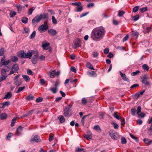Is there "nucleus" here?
Returning <instances> with one entry per match:
<instances>
[{
    "label": "nucleus",
    "instance_id": "obj_44",
    "mask_svg": "<svg viewBox=\"0 0 152 152\" xmlns=\"http://www.w3.org/2000/svg\"><path fill=\"white\" fill-rule=\"evenodd\" d=\"M35 8L34 7H32L30 8L28 11V14L29 15H31L32 14V12Z\"/></svg>",
    "mask_w": 152,
    "mask_h": 152
},
{
    "label": "nucleus",
    "instance_id": "obj_54",
    "mask_svg": "<svg viewBox=\"0 0 152 152\" xmlns=\"http://www.w3.org/2000/svg\"><path fill=\"white\" fill-rule=\"evenodd\" d=\"M84 149L83 148H80L79 147H77L75 148V152H79L80 151H82L84 150Z\"/></svg>",
    "mask_w": 152,
    "mask_h": 152
},
{
    "label": "nucleus",
    "instance_id": "obj_25",
    "mask_svg": "<svg viewBox=\"0 0 152 152\" xmlns=\"http://www.w3.org/2000/svg\"><path fill=\"white\" fill-rule=\"evenodd\" d=\"M86 66L87 67L89 68V69L94 70V69L93 68V66L92 65V64L89 62H88L86 64Z\"/></svg>",
    "mask_w": 152,
    "mask_h": 152
},
{
    "label": "nucleus",
    "instance_id": "obj_9",
    "mask_svg": "<svg viewBox=\"0 0 152 152\" xmlns=\"http://www.w3.org/2000/svg\"><path fill=\"white\" fill-rule=\"evenodd\" d=\"M40 141V140L39 136L37 135H33L30 139V142H38Z\"/></svg>",
    "mask_w": 152,
    "mask_h": 152
},
{
    "label": "nucleus",
    "instance_id": "obj_36",
    "mask_svg": "<svg viewBox=\"0 0 152 152\" xmlns=\"http://www.w3.org/2000/svg\"><path fill=\"white\" fill-rule=\"evenodd\" d=\"M52 22L53 24H56L57 23V20L56 19L55 17L54 16H52Z\"/></svg>",
    "mask_w": 152,
    "mask_h": 152
},
{
    "label": "nucleus",
    "instance_id": "obj_60",
    "mask_svg": "<svg viewBox=\"0 0 152 152\" xmlns=\"http://www.w3.org/2000/svg\"><path fill=\"white\" fill-rule=\"evenodd\" d=\"M140 10L142 12H146L147 10V9L146 7L141 8L140 9Z\"/></svg>",
    "mask_w": 152,
    "mask_h": 152
},
{
    "label": "nucleus",
    "instance_id": "obj_24",
    "mask_svg": "<svg viewBox=\"0 0 152 152\" xmlns=\"http://www.w3.org/2000/svg\"><path fill=\"white\" fill-rule=\"evenodd\" d=\"M22 76L26 82H28L30 81V78L28 75H23Z\"/></svg>",
    "mask_w": 152,
    "mask_h": 152
},
{
    "label": "nucleus",
    "instance_id": "obj_34",
    "mask_svg": "<svg viewBox=\"0 0 152 152\" xmlns=\"http://www.w3.org/2000/svg\"><path fill=\"white\" fill-rule=\"evenodd\" d=\"M80 41H78L77 43H75V47L74 48L75 49L78 47H80Z\"/></svg>",
    "mask_w": 152,
    "mask_h": 152
},
{
    "label": "nucleus",
    "instance_id": "obj_14",
    "mask_svg": "<svg viewBox=\"0 0 152 152\" xmlns=\"http://www.w3.org/2000/svg\"><path fill=\"white\" fill-rule=\"evenodd\" d=\"M48 32L50 35L53 36H54L56 35L57 33V31L56 30L53 29L49 30L48 31Z\"/></svg>",
    "mask_w": 152,
    "mask_h": 152
},
{
    "label": "nucleus",
    "instance_id": "obj_28",
    "mask_svg": "<svg viewBox=\"0 0 152 152\" xmlns=\"http://www.w3.org/2000/svg\"><path fill=\"white\" fill-rule=\"evenodd\" d=\"M142 66L143 69L144 70H146L147 71H149V68L148 66L146 64H144L142 65Z\"/></svg>",
    "mask_w": 152,
    "mask_h": 152
},
{
    "label": "nucleus",
    "instance_id": "obj_32",
    "mask_svg": "<svg viewBox=\"0 0 152 152\" xmlns=\"http://www.w3.org/2000/svg\"><path fill=\"white\" fill-rule=\"evenodd\" d=\"M76 11L77 12H81L83 10V7L82 6H77L76 7Z\"/></svg>",
    "mask_w": 152,
    "mask_h": 152
},
{
    "label": "nucleus",
    "instance_id": "obj_56",
    "mask_svg": "<svg viewBox=\"0 0 152 152\" xmlns=\"http://www.w3.org/2000/svg\"><path fill=\"white\" fill-rule=\"evenodd\" d=\"M94 129L96 130H101V129L98 125L94 126Z\"/></svg>",
    "mask_w": 152,
    "mask_h": 152
},
{
    "label": "nucleus",
    "instance_id": "obj_31",
    "mask_svg": "<svg viewBox=\"0 0 152 152\" xmlns=\"http://www.w3.org/2000/svg\"><path fill=\"white\" fill-rule=\"evenodd\" d=\"M91 133L90 134H86L84 136V137L87 140H91Z\"/></svg>",
    "mask_w": 152,
    "mask_h": 152
},
{
    "label": "nucleus",
    "instance_id": "obj_7",
    "mask_svg": "<svg viewBox=\"0 0 152 152\" xmlns=\"http://www.w3.org/2000/svg\"><path fill=\"white\" fill-rule=\"evenodd\" d=\"M48 29V26L47 25H44L43 24L39 26L38 28V29L40 32L41 33L42 32H45L46 30Z\"/></svg>",
    "mask_w": 152,
    "mask_h": 152
},
{
    "label": "nucleus",
    "instance_id": "obj_13",
    "mask_svg": "<svg viewBox=\"0 0 152 152\" xmlns=\"http://www.w3.org/2000/svg\"><path fill=\"white\" fill-rule=\"evenodd\" d=\"M14 84L17 86L21 85L22 83V81L21 79H14Z\"/></svg>",
    "mask_w": 152,
    "mask_h": 152
},
{
    "label": "nucleus",
    "instance_id": "obj_19",
    "mask_svg": "<svg viewBox=\"0 0 152 152\" xmlns=\"http://www.w3.org/2000/svg\"><path fill=\"white\" fill-rule=\"evenodd\" d=\"M143 141L147 145H149L151 144L152 142V140H151L147 138L144 139Z\"/></svg>",
    "mask_w": 152,
    "mask_h": 152
},
{
    "label": "nucleus",
    "instance_id": "obj_1",
    "mask_svg": "<svg viewBox=\"0 0 152 152\" xmlns=\"http://www.w3.org/2000/svg\"><path fill=\"white\" fill-rule=\"evenodd\" d=\"M105 29L103 27H99L94 28L92 31L91 37L94 40H100L105 34Z\"/></svg>",
    "mask_w": 152,
    "mask_h": 152
},
{
    "label": "nucleus",
    "instance_id": "obj_8",
    "mask_svg": "<svg viewBox=\"0 0 152 152\" xmlns=\"http://www.w3.org/2000/svg\"><path fill=\"white\" fill-rule=\"evenodd\" d=\"M42 19V14L37 15L32 19V23H38Z\"/></svg>",
    "mask_w": 152,
    "mask_h": 152
},
{
    "label": "nucleus",
    "instance_id": "obj_15",
    "mask_svg": "<svg viewBox=\"0 0 152 152\" xmlns=\"http://www.w3.org/2000/svg\"><path fill=\"white\" fill-rule=\"evenodd\" d=\"M22 131V128L21 126H20L16 130L15 135L17 136L20 135L21 134Z\"/></svg>",
    "mask_w": 152,
    "mask_h": 152
},
{
    "label": "nucleus",
    "instance_id": "obj_62",
    "mask_svg": "<svg viewBox=\"0 0 152 152\" xmlns=\"http://www.w3.org/2000/svg\"><path fill=\"white\" fill-rule=\"evenodd\" d=\"M139 33L138 32L136 31L132 34V36L133 37H135L136 38H137L138 35Z\"/></svg>",
    "mask_w": 152,
    "mask_h": 152
},
{
    "label": "nucleus",
    "instance_id": "obj_11",
    "mask_svg": "<svg viewBox=\"0 0 152 152\" xmlns=\"http://www.w3.org/2000/svg\"><path fill=\"white\" fill-rule=\"evenodd\" d=\"M58 83L56 82L55 84L54 87H53L49 89V90L51 91L52 92L53 94L56 93L58 90Z\"/></svg>",
    "mask_w": 152,
    "mask_h": 152
},
{
    "label": "nucleus",
    "instance_id": "obj_63",
    "mask_svg": "<svg viewBox=\"0 0 152 152\" xmlns=\"http://www.w3.org/2000/svg\"><path fill=\"white\" fill-rule=\"evenodd\" d=\"M139 16L138 15H137L136 16H134L133 18V20L134 21L137 20L139 18Z\"/></svg>",
    "mask_w": 152,
    "mask_h": 152
},
{
    "label": "nucleus",
    "instance_id": "obj_4",
    "mask_svg": "<svg viewBox=\"0 0 152 152\" xmlns=\"http://www.w3.org/2000/svg\"><path fill=\"white\" fill-rule=\"evenodd\" d=\"M19 69V66L17 64H15L11 68L10 67V70H11L9 73L8 74V75H11L14 73L18 72V71Z\"/></svg>",
    "mask_w": 152,
    "mask_h": 152
},
{
    "label": "nucleus",
    "instance_id": "obj_35",
    "mask_svg": "<svg viewBox=\"0 0 152 152\" xmlns=\"http://www.w3.org/2000/svg\"><path fill=\"white\" fill-rule=\"evenodd\" d=\"M96 74V73L94 71H90L88 72L87 74L91 76H93Z\"/></svg>",
    "mask_w": 152,
    "mask_h": 152
},
{
    "label": "nucleus",
    "instance_id": "obj_30",
    "mask_svg": "<svg viewBox=\"0 0 152 152\" xmlns=\"http://www.w3.org/2000/svg\"><path fill=\"white\" fill-rule=\"evenodd\" d=\"M56 75V72L55 70H54L50 72V77L51 78H53L55 77V76Z\"/></svg>",
    "mask_w": 152,
    "mask_h": 152
},
{
    "label": "nucleus",
    "instance_id": "obj_45",
    "mask_svg": "<svg viewBox=\"0 0 152 152\" xmlns=\"http://www.w3.org/2000/svg\"><path fill=\"white\" fill-rule=\"evenodd\" d=\"M42 18L44 19H47L48 18V15L47 13H45L43 15L42 14Z\"/></svg>",
    "mask_w": 152,
    "mask_h": 152
},
{
    "label": "nucleus",
    "instance_id": "obj_64",
    "mask_svg": "<svg viewBox=\"0 0 152 152\" xmlns=\"http://www.w3.org/2000/svg\"><path fill=\"white\" fill-rule=\"evenodd\" d=\"M27 74L29 75H32L33 74V72L30 69H28L27 70Z\"/></svg>",
    "mask_w": 152,
    "mask_h": 152
},
{
    "label": "nucleus",
    "instance_id": "obj_49",
    "mask_svg": "<svg viewBox=\"0 0 152 152\" xmlns=\"http://www.w3.org/2000/svg\"><path fill=\"white\" fill-rule=\"evenodd\" d=\"M120 119H121V125L122 126H124V125L125 124V119L124 118H121Z\"/></svg>",
    "mask_w": 152,
    "mask_h": 152
},
{
    "label": "nucleus",
    "instance_id": "obj_48",
    "mask_svg": "<svg viewBox=\"0 0 152 152\" xmlns=\"http://www.w3.org/2000/svg\"><path fill=\"white\" fill-rule=\"evenodd\" d=\"M92 55L94 57L96 58L98 56L99 53L97 51H94Z\"/></svg>",
    "mask_w": 152,
    "mask_h": 152
},
{
    "label": "nucleus",
    "instance_id": "obj_59",
    "mask_svg": "<svg viewBox=\"0 0 152 152\" xmlns=\"http://www.w3.org/2000/svg\"><path fill=\"white\" fill-rule=\"evenodd\" d=\"M125 13V12L123 11H119L118 13V16L121 17Z\"/></svg>",
    "mask_w": 152,
    "mask_h": 152
},
{
    "label": "nucleus",
    "instance_id": "obj_22",
    "mask_svg": "<svg viewBox=\"0 0 152 152\" xmlns=\"http://www.w3.org/2000/svg\"><path fill=\"white\" fill-rule=\"evenodd\" d=\"M10 102L9 101L5 102H4L1 103V104L2 105L1 107H0V108H4L5 106H8L10 104Z\"/></svg>",
    "mask_w": 152,
    "mask_h": 152
},
{
    "label": "nucleus",
    "instance_id": "obj_51",
    "mask_svg": "<svg viewBox=\"0 0 152 152\" xmlns=\"http://www.w3.org/2000/svg\"><path fill=\"white\" fill-rule=\"evenodd\" d=\"M4 53V50L3 48L0 49V56H3Z\"/></svg>",
    "mask_w": 152,
    "mask_h": 152
},
{
    "label": "nucleus",
    "instance_id": "obj_5",
    "mask_svg": "<svg viewBox=\"0 0 152 152\" xmlns=\"http://www.w3.org/2000/svg\"><path fill=\"white\" fill-rule=\"evenodd\" d=\"M71 107V105H69L66 107L64 110V115L65 116L68 117L69 116V113L71 111L70 109Z\"/></svg>",
    "mask_w": 152,
    "mask_h": 152
},
{
    "label": "nucleus",
    "instance_id": "obj_41",
    "mask_svg": "<svg viewBox=\"0 0 152 152\" xmlns=\"http://www.w3.org/2000/svg\"><path fill=\"white\" fill-rule=\"evenodd\" d=\"M111 124L113 125V127L115 129H117L118 128V125L115 123L112 122Z\"/></svg>",
    "mask_w": 152,
    "mask_h": 152
},
{
    "label": "nucleus",
    "instance_id": "obj_27",
    "mask_svg": "<svg viewBox=\"0 0 152 152\" xmlns=\"http://www.w3.org/2000/svg\"><path fill=\"white\" fill-rule=\"evenodd\" d=\"M11 61L14 62L16 63L18 60V58L17 57L15 56H12L11 57Z\"/></svg>",
    "mask_w": 152,
    "mask_h": 152
},
{
    "label": "nucleus",
    "instance_id": "obj_16",
    "mask_svg": "<svg viewBox=\"0 0 152 152\" xmlns=\"http://www.w3.org/2000/svg\"><path fill=\"white\" fill-rule=\"evenodd\" d=\"M119 72L121 77L123 80L127 82H129L130 81V80L127 77L125 74L122 73L121 71Z\"/></svg>",
    "mask_w": 152,
    "mask_h": 152
},
{
    "label": "nucleus",
    "instance_id": "obj_37",
    "mask_svg": "<svg viewBox=\"0 0 152 152\" xmlns=\"http://www.w3.org/2000/svg\"><path fill=\"white\" fill-rule=\"evenodd\" d=\"M17 119V118L16 117H14L12 119L11 123V127H13L14 125L15 124V121Z\"/></svg>",
    "mask_w": 152,
    "mask_h": 152
},
{
    "label": "nucleus",
    "instance_id": "obj_57",
    "mask_svg": "<svg viewBox=\"0 0 152 152\" xmlns=\"http://www.w3.org/2000/svg\"><path fill=\"white\" fill-rule=\"evenodd\" d=\"M12 134L11 133H9L7 135L6 137V140H8L12 136Z\"/></svg>",
    "mask_w": 152,
    "mask_h": 152
},
{
    "label": "nucleus",
    "instance_id": "obj_42",
    "mask_svg": "<svg viewBox=\"0 0 152 152\" xmlns=\"http://www.w3.org/2000/svg\"><path fill=\"white\" fill-rule=\"evenodd\" d=\"M28 21V19L26 17H23L22 18L21 21L23 23H26Z\"/></svg>",
    "mask_w": 152,
    "mask_h": 152
},
{
    "label": "nucleus",
    "instance_id": "obj_58",
    "mask_svg": "<svg viewBox=\"0 0 152 152\" xmlns=\"http://www.w3.org/2000/svg\"><path fill=\"white\" fill-rule=\"evenodd\" d=\"M81 3L80 2H75L72 3V4L77 6H79L81 4Z\"/></svg>",
    "mask_w": 152,
    "mask_h": 152
},
{
    "label": "nucleus",
    "instance_id": "obj_23",
    "mask_svg": "<svg viewBox=\"0 0 152 152\" xmlns=\"http://www.w3.org/2000/svg\"><path fill=\"white\" fill-rule=\"evenodd\" d=\"M58 119L61 123H63L65 122V119L63 115H60L58 118Z\"/></svg>",
    "mask_w": 152,
    "mask_h": 152
},
{
    "label": "nucleus",
    "instance_id": "obj_10",
    "mask_svg": "<svg viewBox=\"0 0 152 152\" xmlns=\"http://www.w3.org/2000/svg\"><path fill=\"white\" fill-rule=\"evenodd\" d=\"M38 56V53H37L33 56L31 60V61L33 64H35L38 62L39 59Z\"/></svg>",
    "mask_w": 152,
    "mask_h": 152
},
{
    "label": "nucleus",
    "instance_id": "obj_43",
    "mask_svg": "<svg viewBox=\"0 0 152 152\" xmlns=\"http://www.w3.org/2000/svg\"><path fill=\"white\" fill-rule=\"evenodd\" d=\"M25 88V87L23 86V87H19L18 88V90L16 91L17 93H18L19 92L22 91Z\"/></svg>",
    "mask_w": 152,
    "mask_h": 152
},
{
    "label": "nucleus",
    "instance_id": "obj_52",
    "mask_svg": "<svg viewBox=\"0 0 152 152\" xmlns=\"http://www.w3.org/2000/svg\"><path fill=\"white\" fill-rule=\"evenodd\" d=\"M136 112V110L135 109L132 108L131 109V113L133 115H135Z\"/></svg>",
    "mask_w": 152,
    "mask_h": 152
},
{
    "label": "nucleus",
    "instance_id": "obj_53",
    "mask_svg": "<svg viewBox=\"0 0 152 152\" xmlns=\"http://www.w3.org/2000/svg\"><path fill=\"white\" fill-rule=\"evenodd\" d=\"M140 73V71H137L135 72H133L131 74V75L132 76H134L136 75H137V74Z\"/></svg>",
    "mask_w": 152,
    "mask_h": 152
},
{
    "label": "nucleus",
    "instance_id": "obj_39",
    "mask_svg": "<svg viewBox=\"0 0 152 152\" xmlns=\"http://www.w3.org/2000/svg\"><path fill=\"white\" fill-rule=\"evenodd\" d=\"M18 13H20L22 9V7L20 5H18L16 6Z\"/></svg>",
    "mask_w": 152,
    "mask_h": 152
},
{
    "label": "nucleus",
    "instance_id": "obj_6",
    "mask_svg": "<svg viewBox=\"0 0 152 152\" xmlns=\"http://www.w3.org/2000/svg\"><path fill=\"white\" fill-rule=\"evenodd\" d=\"M11 61L10 60H8L6 61L5 57L3 56L1 60V65L6 66L8 65L11 62Z\"/></svg>",
    "mask_w": 152,
    "mask_h": 152
},
{
    "label": "nucleus",
    "instance_id": "obj_20",
    "mask_svg": "<svg viewBox=\"0 0 152 152\" xmlns=\"http://www.w3.org/2000/svg\"><path fill=\"white\" fill-rule=\"evenodd\" d=\"M113 116L118 120L121 118V117L120 116L119 113L116 112H114Z\"/></svg>",
    "mask_w": 152,
    "mask_h": 152
},
{
    "label": "nucleus",
    "instance_id": "obj_61",
    "mask_svg": "<svg viewBox=\"0 0 152 152\" xmlns=\"http://www.w3.org/2000/svg\"><path fill=\"white\" fill-rule=\"evenodd\" d=\"M145 92V90H143L142 91L138 93L137 95V98L139 97L140 95H142Z\"/></svg>",
    "mask_w": 152,
    "mask_h": 152
},
{
    "label": "nucleus",
    "instance_id": "obj_46",
    "mask_svg": "<svg viewBox=\"0 0 152 152\" xmlns=\"http://www.w3.org/2000/svg\"><path fill=\"white\" fill-rule=\"evenodd\" d=\"M81 101L82 104L84 105L86 104L87 103V99L85 98H82Z\"/></svg>",
    "mask_w": 152,
    "mask_h": 152
},
{
    "label": "nucleus",
    "instance_id": "obj_18",
    "mask_svg": "<svg viewBox=\"0 0 152 152\" xmlns=\"http://www.w3.org/2000/svg\"><path fill=\"white\" fill-rule=\"evenodd\" d=\"M49 45L50 43H47L45 44H42V47L44 50H46L49 49Z\"/></svg>",
    "mask_w": 152,
    "mask_h": 152
},
{
    "label": "nucleus",
    "instance_id": "obj_40",
    "mask_svg": "<svg viewBox=\"0 0 152 152\" xmlns=\"http://www.w3.org/2000/svg\"><path fill=\"white\" fill-rule=\"evenodd\" d=\"M36 33V32L35 31H33L32 33L31 34V35L30 36L29 38L31 39L34 38L35 36Z\"/></svg>",
    "mask_w": 152,
    "mask_h": 152
},
{
    "label": "nucleus",
    "instance_id": "obj_12",
    "mask_svg": "<svg viewBox=\"0 0 152 152\" xmlns=\"http://www.w3.org/2000/svg\"><path fill=\"white\" fill-rule=\"evenodd\" d=\"M110 136L113 139L117 140L119 137V135L117 132H114L113 133H110Z\"/></svg>",
    "mask_w": 152,
    "mask_h": 152
},
{
    "label": "nucleus",
    "instance_id": "obj_55",
    "mask_svg": "<svg viewBox=\"0 0 152 152\" xmlns=\"http://www.w3.org/2000/svg\"><path fill=\"white\" fill-rule=\"evenodd\" d=\"M139 8V6H136L134 7L133 9V11L134 13L136 12L137 11Z\"/></svg>",
    "mask_w": 152,
    "mask_h": 152
},
{
    "label": "nucleus",
    "instance_id": "obj_38",
    "mask_svg": "<svg viewBox=\"0 0 152 152\" xmlns=\"http://www.w3.org/2000/svg\"><path fill=\"white\" fill-rule=\"evenodd\" d=\"M126 140L124 137H122L121 138V142L122 144H125L126 143Z\"/></svg>",
    "mask_w": 152,
    "mask_h": 152
},
{
    "label": "nucleus",
    "instance_id": "obj_26",
    "mask_svg": "<svg viewBox=\"0 0 152 152\" xmlns=\"http://www.w3.org/2000/svg\"><path fill=\"white\" fill-rule=\"evenodd\" d=\"M7 116V115L5 113H3L0 115V119H5Z\"/></svg>",
    "mask_w": 152,
    "mask_h": 152
},
{
    "label": "nucleus",
    "instance_id": "obj_17",
    "mask_svg": "<svg viewBox=\"0 0 152 152\" xmlns=\"http://www.w3.org/2000/svg\"><path fill=\"white\" fill-rule=\"evenodd\" d=\"M142 83L143 84L147 85H150V84L149 82L147 81V77L146 76H145L143 77L142 78Z\"/></svg>",
    "mask_w": 152,
    "mask_h": 152
},
{
    "label": "nucleus",
    "instance_id": "obj_50",
    "mask_svg": "<svg viewBox=\"0 0 152 152\" xmlns=\"http://www.w3.org/2000/svg\"><path fill=\"white\" fill-rule=\"evenodd\" d=\"M90 115V114H89L88 115H84V116L82 118V119L81 120V122L82 123V124H83V125H84V122H85V118L86 117H87V116H88L89 115Z\"/></svg>",
    "mask_w": 152,
    "mask_h": 152
},
{
    "label": "nucleus",
    "instance_id": "obj_3",
    "mask_svg": "<svg viewBox=\"0 0 152 152\" xmlns=\"http://www.w3.org/2000/svg\"><path fill=\"white\" fill-rule=\"evenodd\" d=\"M17 55L18 56L22 58H30L32 55V53L31 52H28L26 53L24 50H22L19 52L18 53Z\"/></svg>",
    "mask_w": 152,
    "mask_h": 152
},
{
    "label": "nucleus",
    "instance_id": "obj_2",
    "mask_svg": "<svg viewBox=\"0 0 152 152\" xmlns=\"http://www.w3.org/2000/svg\"><path fill=\"white\" fill-rule=\"evenodd\" d=\"M10 69V67L8 66H5L2 68L1 70V77H4L3 80H5L9 75L7 74V72Z\"/></svg>",
    "mask_w": 152,
    "mask_h": 152
},
{
    "label": "nucleus",
    "instance_id": "obj_21",
    "mask_svg": "<svg viewBox=\"0 0 152 152\" xmlns=\"http://www.w3.org/2000/svg\"><path fill=\"white\" fill-rule=\"evenodd\" d=\"M12 96L11 93L10 92H8L4 97V99H9Z\"/></svg>",
    "mask_w": 152,
    "mask_h": 152
},
{
    "label": "nucleus",
    "instance_id": "obj_29",
    "mask_svg": "<svg viewBox=\"0 0 152 152\" xmlns=\"http://www.w3.org/2000/svg\"><path fill=\"white\" fill-rule=\"evenodd\" d=\"M26 99L28 101H30L33 100L34 99V97L33 96L31 95H29L27 96L26 98Z\"/></svg>",
    "mask_w": 152,
    "mask_h": 152
},
{
    "label": "nucleus",
    "instance_id": "obj_47",
    "mask_svg": "<svg viewBox=\"0 0 152 152\" xmlns=\"http://www.w3.org/2000/svg\"><path fill=\"white\" fill-rule=\"evenodd\" d=\"M43 100V98L42 97H39L37 98L36 100V102H42Z\"/></svg>",
    "mask_w": 152,
    "mask_h": 152
},
{
    "label": "nucleus",
    "instance_id": "obj_33",
    "mask_svg": "<svg viewBox=\"0 0 152 152\" xmlns=\"http://www.w3.org/2000/svg\"><path fill=\"white\" fill-rule=\"evenodd\" d=\"M16 14V12L14 11H11L10 13V17L11 18H13Z\"/></svg>",
    "mask_w": 152,
    "mask_h": 152
}]
</instances>
